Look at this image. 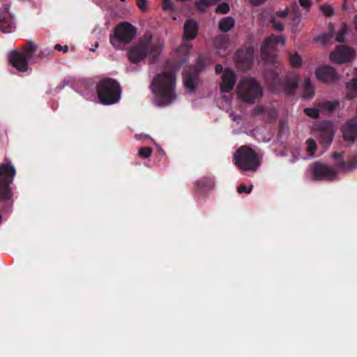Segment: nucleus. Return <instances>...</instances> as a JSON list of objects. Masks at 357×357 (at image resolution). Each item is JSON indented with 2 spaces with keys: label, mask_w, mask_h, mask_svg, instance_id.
I'll list each match as a JSON object with an SVG mask.
<instances>
[{
  "label": "nucleus",
  "mask_w": 357,
  "mask_h": 357,
  "mask_svg": "<svg viewBox=\"0 0 357 357\" xmlns=\"http://www.w3.org/2000/svg\"><path fill=\"white\" fill-rule=\"evenodd\" d=\"M150 87L155 96L154 102L158 105H169L176 98V75L173 73L163 72L157 75Z\"/></svg>",
  "instance_id": "1"
},
{
  "label": "nucleus",
  "mask_w": 357,
  "mask_h": 357,
  "mask_svg": "<svg viewBox=\"0 0 357 357\" xmlns=\"http://www.w3.org/2000/svg\"><path fill=\"white\" fill-rule=\"evenodd\" d=\"M152 37L150 34L144 35L143 39L130 47L128 52V57L131 62L139 63L146 56H149L152 60L156 59L162 52L164 43L157 40L152 42Z\"/></svg>",
  "instance_id": "2"
},
{
  "label": "nucleus",
  "mask_w": 357,
  "mask_h": 357,
  "mask_svg": "<svg viewBox=\"0 0 357 357\" xmlns=\"http://www.w3.org/2000/svg\"><path fill=\"white\" fill-rule=\"evenodd\" d=\"M356 167H357V157L348 162H338L335 167L318 162L314 163L309 167L308 172L314 180H332L339 169L348 171Z\"/></svg>",
  "instance_id": "3"
},
{
  "label": "nucleus",
  "mask_w": 357,
  "mask_h": 357,
  "mask_svg": "<svg viewBox=\"0 0 357 357\" xmlns=\"http://www.w3.org/2000/svg\"><path fill=\"white\" fill-rule=\"evenodd\" d=\"M263 88L255 78L245 77L241 79L236 86L238 98L244 102L253 105L263 96Z\"/></svg>",
  "instance_id": "4"
},
{
  "label": "nucleus",
  "mask_w": 357,
  "mask_h": 357,
  "mask_svg": "<svg viewBox=\"0 0 357 357\" xmlns=\"http://www.w3.org/2000/svg\"><path fill=\"white\" fill-rule=\"evenodd\" d=\"M97 92L99 100L103 105L116 103L121 94L119 83L110 78L100 80L97 85Z\"/></svg>",
  "instance_id": "5"
},
{
  "label": "nucleus",
  "mask_w": 357,
  "mask_h": 357,
  "mask_svg": "<svg viewBox=\"0 0 357 357\" xmlns=\"http://www.w3.org/2000/svg\"><path fill=\"white\" fill-rule=\"evenodd\" d=\"M236 165L243 172L255 171L260 165L259 155L248 146L240 147L234 155Z\"/></svg>",
  "instance_id": "6"
},
{
  "label": "nucleus",
  "mask_w": 357,
  "mask_h": 357,
  "mask_svg": "<svg viewBox=\"0 0 357 357\" xmlns=\"http://www.w3.org/2000/svg\"><path fill=\"white\" fill-rule=\"evenodd\" d=\"M135 36V28L130 24L124 22L116 27L114 36L110 38V43L116 49H121L132 41Z\"/></svg>",
  "instance_id": "7"
},
{
  "label": "nucleus",
  "mask_w": 357,
  "mask_h": 357,
  "mask_svg": "<svg viewBox=\"0 0 357 357\" xmlns=\"http://www.w3.org/2000/svg\"><path fill=\"white\" fill-rule=\"evenodd\" d=\"M15 175V169L10 161L0 165V199H8L11 193L9 184Z\"/></svg>",
  "instance_id": "8"
},
{
  "label": "nucleus",
  "mask_w": 357,
  "mask_h": 357,
  "mask_svg": "<svg viewBox=\"0 0 357 357\" xmlns=\"http://www.w3.org/2000/svg\"><path fill=\"white\" fill-rule=\"evenodd\" d=\"M280 43L284 46L286 37L284 36H271L266 38L261 46V51L266 64H278L279 63L275 56H269V54L275 51V47Z\"/></svg>",
  "instance_id": "9"
},
{
  "label": "nucleus",
  "mask_w": 357,
  "mask_h": 357,
  "mask_svg": "<svg viewBox=\"0 0 357 357\" xmlns=\"http://www.w3.org/2000/svg\"><path fill=\"white\" fill-rule=\"evenodd\" d=\"M335 130L334 124L330 121L321 122L314 127L319 143L326 148L330 146L333 139Z\"/></svg>",
  "instance_id": "10"
},
{
  "label": "nucleus",
  "mask_w": 357,
  "mask_h": 357,
  "mask_svg": "<svg viewBox=\"0 0 357 357\" xmlns=\"http://www.w3.org/2000/svg\"><path fill=\"white\" fill-rule=\"evenodd\" d=\"M355 56L354 50L344 45H340L329 55L331 61L333 63H342L351 61Z\"/></svg>",
  "instance_id": "11"
},
{
  "label": "nucleus",
  "mask_w": 357,
  "mask_h": 357,
  "mask_svg": "<svg viewBox=\"0 0 357 357\" xmlns=\"http://www.w3.org/2000/svg\"><path fill=\"white\" fill-rule=\"evenodd\" d=\"M28 59L29 58L24 53L17 50H13L8 53L9 63L20 72L27 71Z\"/></svg>",
  "instance_id": "12"
},
{
  "label": "nucleus",
  "mask_w": 357,
  "mask_h": 357,
  "mask_svg": "<svg viewBox=\"0 0 357 357\" xmlns=\"http://www.w3.org/2000/svg\"><path fill=\"white\" fill-rule=\"evenodd\" d=\"M254 50L252 47H248L246 50H240L235 54V60L238 67L242 70H246L249 68L253 61Z\"/></svg>",
  "instance_id": "13"
},
{
  "label": "nucleus",
  "mask_w": 357,
  "mask_h": 357,
  "mask_svg": "<svg viewBox=\"0 0 357 357\" xmlns=\"http://www.w3.org/2000/svg\"><path fill=\"white\" fill-rule=\"evenodd\" d=\"M289 15V8L276 11L270 18V23L272 28L277 31L282 32L284 29V23Z\"/></svg>",
  "instance_id": "14"
},
{
  "label": "nucleus",
  "mask_w": 357,
  "mask_h": 357,
  "mask_svg": "<svg viewBox=\"0 0 357 357\" xmlns=\"http://www.w3.org/2000/svg\"><path fill=\"white\" fill-rule=\"evenodd\" d=\"M341 102L337 100H322L317 103L316 107L313 108H306L303 112H332L334 110H340Z\"/></svg>",
  "instance_id": "15"
},
{
  "label": "nucleus",
  "mask_w": 357,
  "mask_h": 357,
  "mask_svg": "<svg viewBox=\"0 0 357 357\" xmlns=\"http://www.w3.org/2000/svg\"><path fill=\"white\" fill-rule=\"evenodd\" d=\"M317 78L323 82H331L338 79L335 70L328 66H321L315 72Z\"/></svg>",
  "instance_id": "16"
},
{
  "label": "nucleus",
  "mask_w": 357,
  "mask_h": 357,
  "mask_svg": "<svg viewBox=\"0 0 357 357\" xmlns=\"http://www.w3.org/2000/svg\"><path fill=\"white\" fill-rule=\"evenodd\" d=\"M342 132L346 141L354 142L357 139V115L342 126Z\"/></svg>",
  "instance_id": "17"
},
{
  "label": "nucleus",
  "mask_w": 357,
  "mask_h": 357,
  "mask_svg": "<svg viewBox=\"0 0 357 357\" xmlns=\"http://www.w3.org/2000/svg\"><path fill=\"white\" fill-rule=\"evenodd\" d=\"M236 81V74L231 69H225L223 71V75L222 77V82L220 84V90L222 92H229L230 91Z\"/></svg>",
  "instance_id": "18"
},
{
  "label": "nucleus",
  "mask_w": 357,
  "mask_h": 357,
  "mask_svg": "<svg viewBox=\"0 0 357 357\" xmlns=\"http://www.w3.org/2000/svg\"><path fill=\"white\" fill-rule=\"evenodd\" d=\"M214 45L218 53L222 56H226L229 52L230 43L229 38L225 36H220L215 39Z\"/></svg>",
  "instance_id": "19"
},
{
  "label": "nucleus",
  "mask_w": 357,
  "mask_h": 357,
  "mask_svg": "<svg viewBox=\"0 0 357 357\" xmlns=\"http://www.w3.org/2000/svg\"><path fill=\"white\" fill-rule=\"evenodd\" d=\"M306 151L308 153V158H312L314 156V151L317 149V144L315 141L311 138L308 139L306 141ZM307 157L301 155L299 153H298L297 155L294 154L291 157V158L289 160L290 162H295L296 160L299 159H307Z\"/></svg>",
  "instance_id": "20"
},
{
  "label": "nucleus",
  "mask_w": 357,
  "mask_h": 357,
  "mask_svg": "<svg viewBox=\"0 0 357 357\" xmlns=\"http://www.w3.org/2000/svg\"><path fill=\"white\" fill-rule=\"evenodd\" d=\"M197 31V22L194 20H188L184 24V39H192L195 37Z\"/></svg>",
  "instance_id": "21"
},
{
  "label": "nucleus",
  "mask_w": 357,
  "mask_h": 357,
  "mask_svg": "<svg viewBox=\"0 0 357 357\" xmlns=\"http://www.w3.org/2000/svg\"><path fill=\"white\" fill-rule=\"evenodd\" d=\"M264 78L266 83L271 86L278 84L280 81V78L277 68L275 69H266L264 73Z\"/></svg>",
  "instance_id": "22"
},
{
  "label": "nucleus",
  "mask_w": 357,
  "mask_h": 357,
  "mask_svg": "<svg viewBox=\"0 0 357 357\" xmlns=\"http://www.w3.org/2000/svg\"><path fill=\"white\" fill-rule=\"evenodd\" d=\"M302 97L311 98L314 94V88L309 78H306L301 86Z\"/></svg>",
  "instance_id": "23"
},
{
  "label": "nucleus",
  "mask_w": 357,
  "mask_h": 357,
  "mask_svg": "<svg viewBox=\"0 0 357 357\" xmlns=\"http://www.w3.org/2000/svg\"><path fill=\"white\" fill-rule=\"evenodd\" d=\"M346 97L350 99L357 97V77L346 84Z\"/></svg>",
  "instance_id": "24"
},
{
  "label": "nucleus",
  "mask_w": 357,
  "mask_h": 357,
  "mask_svg": "<svg viewBox=\"0 0 357 357\" xmlns=\"http://www.w3.org/2000/svg\"><path fill=\"white\" fill-rule=\"evenodd\" d=\"M13 30V22L5 15L0 14V31L3 33H10Z\"/></svg>",
  "instance_id": "25"
},
{
  "label": "nucleus",
  "mask_w": 357,
  "mask_h": 357,
  "mask_svg": "<svg viewBox=\"0 0 357 357\" xmlns=\"http://www.w3.org/2000/svg\"><path fill=\"white\" fill-rule=\"evenodd\" d=\"M183 84L190 92H192L197 85V82L195 76L185 73L183 77Z\"/></svg>",
  "instance_id": "26"
},
{
  "label": "nucleus",
  "mask_w": 357,
  "mask_h": 357,
  "mask_svg": "<svg viewBox=\"0 0 357 357\" xmlns=\"http://www.w3.org/2000/svg\"><path fill=\"white\" fill-rule=\"evenodd\" d=\"M234 26V20L231 17L222 19L219 23V29L222 32H227Z\"/></svg>",
  "instance_id": "27"
},
{
  "label": "nucleus",
  "mask_w": 357,
  "mask_h": 357,
  "mask_svg": "<svg viewBox=\"0 0 357 357\" xmlns=\"http://www.w3.org/2000/svg\"><path fill=\"white\" fill-rule=\"evenodd\" d=\"M333 33H324L321 34L314 38V40L320 44L321 45L325 47L329 44L331 39L333 38Z\"/></svg>",
  "instance_id": "28"
},
{
  "label": "nucleus",
  "mask_w": 357,
  "mask_h": 357,
  "mask_svg": "<svg viewBox=\"0 0 357 357\" xmlns=\"http://www.w3.org/2000/svg\"><path fill=\"white\" fill-rule=\"evenodd\" d=\"M301 15L298 11H295L291 15V20H292V25H291V31L294 33H296L298 31V25L301 22Z\"/></svg>",
  "instance_id": "29"
},
{
  "label": "nucleus",
  "mask_w": 357,
  "mask_h": 357,
  "mask_svg": "<svg viewBox=\"0 0 357 357\" xmlns=\"http://www.w3.org/2000/svg\"><path fill=\"white\" fill-rule=\"evenodd\" d=\"M298 87V82L296 79L289 80L284 85V91L287 94H292Z\"/></svg>",
  "instance_id": "30"
},
{
  "label": "nucleus",
  "mask_w": 357,
  "mask_h": 357,
  "mask_svg": "<svg viewBox=\"0 0 357 357\" xmlns=\"http://www.w3.org/2000/svg\"><path fill=\"white\" fill-rule=\"evenodd\" d=\"M289 62L294 67H298L302 63L301 57L297 53L289 54Z\"/></svg>",
  "instance_id": "31"
},
{
  "label": "nucleus",
  "mask_w": 357,
  "mask_h": 357,
  "mask_svg": "<svg viewBox=\"0 0 357 357\" xmlns=\"http://www.w3.org/2000/svg\"><path fill=\"white\" fill-rule=\"evenodd\" d=\"M24 54L29 58V54L35 52L37 50V46L31 41L28 42V45L24 46Z\"/></svg>",
  "instance_id": "32"
},
{
  "label": "nucleus",
  "mask_w": 357,
  "mask_h": 357,
  "mask_svg": "<svg viewBox=\"0 0 357 357\" xmlns=\"http://www.w3.org/2000/svg\"><path fill=\"white\" fill-rule=\"evenodd\" d=\"M320 10L323 15L326 17H331L333 15V8L328 4H324L320 6Z\"/></svg>",
  "instance_id": "33"
},
{
  "label": "nucleus",
  "mask_w": 357,
  "mask_h": 357,
  "mask_svg": "<svg viewBox=\"0 0 357 357\" xmlns=\"http://www.w3.org/2000/svg\"><path fill=\"white\" fill-rule=\"evenodd\" d=\"M190 50L191 46L189 44L184 43L176 50V52L178 54V56H182L187 54Z\"/></svg>",
  "instance_id": "34"
},
{
  "label": "nucleus",
  "mask_w": 357,
  "mask_h": 357,
  "mask_svg": "<svg viewBox=\"0 0 357 357\" xmlns=\"http://www.w3.org/2000/svg\"><path fill=\"white\" fill-rule=\"evenodd\" d=\"M229 11V6L227 3H222L215 8V12L221 14H227Z\"/></svg>",
  "instance_id": "35"
},
{
  "label": "nucleus",
  "mask_w": 357,
  "mask_h": 357,
  "mask_svg": "<svg viewBox=\"0 0 357 357\" xmlns=\"http://www.w3.org/2000/svg\"><path fill=\"white\" fill-rule=\"evenodd\" d=\"M152 152V149L149 147H143L141 148L139 152V154L140 156H142L144 158H149Z\"/></svg>",
  "instance_id": "36"
},
{
  "label": "nucleus",
  "mask_w": 357,
  "mask_h": 357,
  "mask_svg": "<svg viewBox=\"0 0 357 357\" xmlns=\"http://www.w3.org/2000/svg\"><path fill=\"white\" fill-rule=\"evenodd\" d=\"M252 185H250L249 186H246L245 185H241L238 188V192L239 194H242V193H247V194H249L252 191Z\"/></svg>",
  "instance_id": "37"
},
{
  "label": "nucleus",
  "mask_w": 357,
  "mask_h": 357,
  "mask_svg": "<svg viewBox=\"0 0 357 357\" xmlns=\"http://www.w3.org/2000/svg\"><path fill=\"white\" fill-rule=\"evenodd\" d=\"M52 51L50 49H45L40 52L38 56L40 59H49L51 56Z\"/></svg>",
  "instance_id": "38"
},
{
  "label": "nucleus",
  "mask_w": 357,
  "mask_h": 357,
  "mask_svg": "<svg viewBox=\"0 0 357 357\" xmlns=\"http://www.w3.org/2000/svg\"><path fill=\"white\" fill-rule=\"evenodd\" d=\"M162 7L164 10H172L174 9L171 0H163Z\"/></svg>",
  "instance_id": "39"
},
{
  "label": "nucleus",
  "mask_w": 357,
  "mask_h": 357,
  "mask_svg": "<svg viewBox=\"0 0 357 357\" xmlns=\"http://www.w3.org/2000/svg\"><path fill=\"white\" fill-rule=\"evenodd\" d=\"M136 3L138 8L142 11H145L147 8V0H136Z\"/></svg>",
  "instance_id": "40"
},
{
  "label": "nucleus",
  "mask_w": 357,
  "mask_h": 357,
  "mask_svg": "<svg viewBox=\"0 0 357 357\" xmlns=\"http://www.w3.org/2000/svg\"><path fill=\"white\" fill-rule=\"evenodd\" d=\"M346 33V29L343 27L339 33L337 34L335 40L337 42H342L344 40V38Z\"/></svg>",
  "instance_id": "41"
},
{
  "label": "nucleus",
  "mask_w": 357,
  "mask_h": 357,
  "mask_svg": "<svg viewBox=\"0 0 357 357\" xmlns=\"http://www.w3.org/2000/svg\"><path fill=\"white\" fill-rule=\"evenodd\" d=\"M230 118L234 121H236L238 123H239V121L241 119V115L237 114V113H231L230 114Z\"/></svg>",
  "instance_id": "42"
},
{
  "label": "nucleus",
  "mask_w": 357,
  "mask_h": 357,
  "mask_svg": "<svg viewBox=\"0 0 357 357\" xmlns=\"http://www.w3.org/2000/svg\"><path fill=\"white\" fill-rule=\"evenodd\" d=\"M54 48H55V50H56L58 51H62V52H66L68 50V46H66V45L61 46L59 44L56 45Z\"/></svg>",
  "instance_id": "43"
},
{
  "label": "nucleus",
  "mask_w": 357,
  "mask_h": 357,
  "mask_svg": "<svg viewBox=\"0 0 357 357\" xmlns=\"http://www.w3.org/2000/svg\"><path fill=\"white\" fill-rule=\"evenodd\" d=\"M301 6L308 8L310 5L309 0H298Z\"/></svg>",
  "instance_id": "44"
},
{
  "label": "nucleus",
  "mask_w": 357,
  "mask_h": 357,
  "mask_svg": "<svg viewBox=\"0 0 357 357\" xmlns=\"http://www.w3.org/2000/svg\"><path fill=\"white\" fill-rule=\"evenodd\" d=\"M266 0H250V3L255 6H258L264 3Z\"/></svg>",
  "instance_id": "45"
},
{
  "label": "nucleus",
  "mask_w": 357,
  "mask_h": 357,
  "mask_svg": "<svg viewBox=\"0 0 357 357\" xmlns=\"http://www.w3.org/2000/svg\"><path fill=\"white\" fill-rule=\"evenodd\" d=\"M222 69H223V68H222V66L220 64H217L215 66V73L217 74H220V73H222Z\"/></svg>",
  "instance_id": "46"
},
{
  "label": "nucleus",
  "mask_w": 357,
  "mask_h": 357,
  "mask_svg": "<svg viewBox=\"0 0 357 357\" xmlns=\"http://www.w3.org/2000/svg\"><path fill=\"white\" fill-rule=\"evenodd\" d=\"M204 183H205V180H200L197 182V184L198 185L202 188H205V185H204Z\"/></svg>",
  "instance_id": "47"
},
{
  "label": "nucleus",
  "mask_w": 357,
  "mask_h": 357,
  "mask_svg": "<svg viewBox=\"0 0 357 357\" xmlns=\"http://www.w3.org/2000/svg\"><path fill=\"white\" fill-rule=\"evenodd\" d=\"M333 156L335 158H342V154L340 153H334Z\"/></svg>",
  "instance_id": "48"
},
{
  "label": "nucleus",
  "mask_w": 357,
  "mask_h": 357,
  "mask_svg": "<svg viewBox=\"0 0 357 357\" xmlns=\"http://www.w3.org/2000/svg\"><path fill=\"white\" fill-rule=\"evenodd\" d=\"M222 100L225 102L226 104L229 105L230 104V100L225 96H223Z\"/></svg>",
  "instance_id": "49"
},
{
  "label": "nucleus",
  "mask_w": 357,
  "mask_h": 357,
  "mask_svg": "<svg viewBox=\"0 0 357 357\" xmlns=\"http://www.w3.org/2000/svg\"><path fill=\"white\" fill-rule=\"evenodd\" d=\"M310 116H311L312 118H317V116H318V114L319 113H315V112H313V113H307Z\"/></svg>",
  "instance_id": "50"
},
{
  "label": "nucleus",
  "mask_w": 357,
  "mask_h": 357,
  "mask_svg": "<svg viewBox=\"0 0 357 357\" xmlns=\"http://www.w3.org/2000/svg\"><path fill=\"white\" fill-rule=\"evenodd\" d=\"M98 44L96 43L95 44V45H94V47H91L90 50H91V51H95V50L98 47Z\"/></svg>",
  "instance_id": "51"
},
{
  "label": "nucleus",
  "mask_w": 357,
  "mask_h": 357,
  "mask_svg": "<svg viewBox=\"0 0 357 357\" xmlns=\"http://www.w3.org/2000/svg\"><path fill=\"white\" fill-rule=\"evenodd\" d=\"M213 180H210L209 181V185H208V188H212L213 186Z\"/></svg>",
  "instance_id": "52"
},
{
  "label": "nucleus",
  "mask_w": 357,
  "mask_h": 357,
  "mask_svg": "<svg viewBox=\"0 0 357 357\" xmlns=\"http://www.w3.org/2000/svg\"><path fill=\"white\" fill-rule=\"evenodd\" d=\"M354 24H355V28L357 31V17H355Z\"/></svg>",
  "instance_id": "53"
},
{
  "label": "nucleus",
  "mask_w": 357,
  "mask_h": 357,
  "mask_svg": "<svg viewBox=\"0 0 357 357\" xmlns=\"http://www.w3.org/2000/svg\"><path fill=\"white\" fill-rule=\"evenodd\" d=\"M317 1H319L320 0H317Z\"/></svg>",
  "instance_id": "54"
}]
</instances>
